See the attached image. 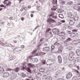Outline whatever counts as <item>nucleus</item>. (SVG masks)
<instances>
[{
	"instance_id": "33",
	"label": "nucleus",
	"mask_w": 80,
	"mask_h": 80,
	"mask_svg": "<svg viewBox=\"0 0 80 80\" xmlns=\"http://www.w3.org/2000/svg\"><path fill=\"white\" fill-rule=\"evenodd\" d=\"M50 62H51V63H50V64H51L52 65V64H53V63H54V62L52 59H50Z\"/></svg>"
},
{
	"instance_id": "2",
	"label": "nucleus",
	"mask_w": 80,
	"mask_h": 80,
	"mask_svg": "<svg viewBox=\"0 0 80 80\" xmlns=\"http://www.w3.org/2000/svg\"><path fill=\"white\" fill-rule=\"evenodd\" d=\"M72 39L70 38H68L66 40V41L64 42V44L66 46L68 45V42H70V41H72Z\"/></svg>"
},
{
	"instance_id": "47",
	"label": "nucleus",
	"mask_w": 80,
	"mask_h": 80,
	"mask_svg": "<svg viewBox=\"0 0 80 80\" xmlns=\"http://www.w3.org/2000/svg\"><path fill=\"white\" fill-rule=\"evenodd\" d=\"M68 33H69V34H70V33H71V31H68Z\"/></svg>"
},
{
	"instance_id": "39",
	"label": "nucleus",
	"mask_w": 80,
	"mask_h": 80,
	"mask_svg": "<svg viewBox=\"0 0 80 80\" xmlns=\"http://www.w3.org/2000/svg\"><path fill=\"white\" fill-rule=\"evenodd\" d=\"M72 32H77V29H73L72 30Z\"/></svg>"
},
{
	"instance_id": "21",
	"label": "nucleus",
	"mask_w": 80,
	"mask_h": 80,
	"mask_svg": "<svg viewBox=\"0 0 80 80\" xmlns=\"http://www.w3.org/2000/svg\"><path fill=\"white\" fill-rule=\"evenodd\" d=\"M19 70V68H16L14 69V70L16 72H18Z\"/></svg>"
},
{
	"instance_id": "40",
	"label": "nucleus",
	"mask_w": 80,
	"mask_h": 80,
	"mask_svg": "<svg viewBox=\"0 0 80 80\" xmlns=\"http://www.w3.org/2000/svg\"><path fill=\"white\" fill-rule=\"evenodd\" d=\"M56 10H57V8H53L52 9H51V10H53V11H56Z\"/></svg>"
},
{
	"instance_id": "32",
	"label": "nucleus",
	"mask_w": 80,
	"mask_h": 80,
	"mask_svg": "<svg viewBox=\"0 0 80 80\" xmlns=\"http://www.w3.org/2000/svg\"><path fill=\"white\" fill-rule=\"evenodd\" d=\"M54 48H55V46H54L53 45L51 46V50H53Z\"/></svg>"
},
{
	"instance_id": "57",
	"label": "nucleus",
	"mask_w": 80,
	"mask_h": 80,
	"mask_svg": "<svg viewBox=\"0 0 80 80\" xmlns=\"http://www.w3.org/2000/svg\"><path fill=\"white\" fill-rule=\"evenodd\" d=\"M33 14H31V17H33Z\"/></svg>"
},
{
	"instance_id": "59",
	"label": "nucleus",
	"mask_w": 80,
	"mask_h": 80,
	"mask_svg": "<svg viewBox=\"0 0 80 80\" xmlns=\"http://www.w3.org/2000/svg\"><path fill=\"white\" fill-rule=\"evenodd\" d=\"M13 42L14 43H17V41H13Z\"/></svg>"
},
{
	"instance_id": "63",
	"label": "nucleus",
	"mask_w": 80,
	"mask_h": 80,
	"mask_svg": "<svg viewBox=\"0 0 80 80\" xmlns=\"http://www.w3.org/2000/svg\"><path fill=\"white\" fill-rule=\"evenodd\" d=\"M24 18H23L22 17V18H21V20H23V19H24Z\"/></svg>"
},
{
	"instance_id": "42",
	"label": "nucleus",
	"mask_w": 80,
	"mask_h": 80,
	"mask_svg": "<svg viewBox=\"0 0 80 80\" xmlns=\"http://www.w3.org/2000/svg\"><path fill=\"white\" fill-rule=\"evenodd\" d=\"M36 79H37V80H40V78L38 77H36Z\"/></svg>"
},
{
	"instance_id": "58",
	"label": "nucleus",
	"mask_w": 80,
	"mask_h": 80,
	"mask_svg": "<svg viewBox=\"0 0 80 80\" xmlns=\"http://www.w3.org/2000/svg\"><path fill=\"white\" fill-rule=\"evenodd\" d=\"M73 18H71L70 19V20H73Z\"/></svg>"
},
{
	"instance_id": "45",
	"label": "nucleus",
	"mask_w": 80,
	"mask_h": 80,
	"mask_svg": "<svg viewBox=\"0 0 80 80\" xmlns=\"http://www.w3.org/2000/svg\"><path fill=\"white\" fill-rule=\"evenodd\" d=\"M74 53L73 52H72V51H71L70 52V53L69 54H73Z\"/></svg>"
},
{
	"instance_id": "1",
	"label": "nucleus",
	"mask_w": 80,
	"mask_h": 80,
	"mask_svg": "<svg viewBox=\"0 0 80 80\" xmlns=\"http://www.w3.org/2000/svg\"><path fill=\"white\" fill-rule=\"evenodd\" d=\"M4 5L6 4V6L8 7H11V4H12V2L8 0H5L3 2Z\"/></svg>"
},
{
	"instance_id": "15",
	"label": "nucleus",
	"mask_w": 80,
	"mask_h": 80,
	"mask_svg": "<svg viewBox=\"0 0 80 80\" xmlns=\"http://www.w3.org/2000/svg\"><path fill=\"white\" fill-rule=\"evenodd\" d=\"M59 35L60 36H65V33L63 32H60L59 34Z\"/></svg>"
},
{
	"instance_id": "37",
	"label": "nucleus",
	"mask_w": 80,
	"mask_h": 80,
	"mask_svg": "<svg viewBox=\"0 0 80 80\" xmlns=\"http://www.w3.org/2000/svg\"><path fill=\"white\" fill-rule=\"evenodd\" d=\"M20 68L22 70H24L25 69V68H24V67L23 66H20Z\"/></svg>"
},
{
	"instance_id": "38",
	"label": "nucleus",
	"mask_w": 80,
	"mask_h": 80,
	"mask_svg": "<svg viewBox=\"0 0 80 80\" xmlns=\"http://www.w3.org/2000/svg\"><path fill=\"white\" fill-rule=\"evenodd\" d=\"M33 57V56L32 55H31V56H29V57H28V58L30 59H33V60H35V59L34 58H32V57Z\"/></svg>"
},
{
	"instance_id": "43",
	"label": "nucleus",
	"mask_w": 80,
	"mask_h": 80,
	"mask_svg": "<svg viewBox=\"0 0 80 80\" xmlns=\"http://www.w3.org/2000/svg\"><path fill=\"white\" fill-rule=\"evenodd\" d=\"M0 7H5V6L4 5H3V4H1L0 5Z\"/></svg>"
},
{
	"instance_id": "25",
	"label": "nucleus",
	"mask_w": 80,
	"mask_h": 80,
	"mask_svg": "<svg viewBox=\"0 0 80 80\" xmlns=\"http://www.w3.org/2000/svg\"><path fill=\"white\" fill-rule=\"evenodd\" d=\"M67 49L69 50H72V47L71 46H69L67 48Z\"/></svg>"
},
{
	"instance_id": "13",
	"label": "nucleus",
	"mask_w": 80,
	"mask_h": 80,
	"mask_svg": "<svg viewBox=\"0 0 80 80\" xmlns=\"http://www.w3.org/2000/svg\"><path fill=\"white\" fill-rule=\"evenodd\" d=\"M70 36L71 38H73L75 37V34L74 33L72 32L70 34Z\"/></svg>"
},
{
	"instance_id": "61",
	"label": "nucleus",
	"mask_w": 80,
	"mask_h": 80,
	"mask_svg": "<svg viewBox=\"0 0 80 80\" xmlns=\"http://www.w3.org/2000/svg\"><path fill=\"white\" fill-rule=\"evenodd\" d=\"M78 3H80V0H77Z\"/></svg>"
},
{
	"instance_id": "44",
	"label": "nucleus",
	"mask_w": 80,
	"mask_h": 80,
	"mask_svg": "<svg viewBox=\"0 0 80 80\" xmlns=\"http://www.w3.org/2000/svg\"><path fill=\"white\" fill-rule=\"evenodd\" d=\"M48 17H52L53 16L52 15V14L51 13H50L48 15Z\"/></svg>"
},
{
	"instance_id": "20",
	"label": "nucleus",
	"mask_w": 80,
	"mask_h": 80,
	"mask_svg": "<svg viewBox=\"0 0 80 80\" xmlns=\"http://www.w3.org/2000/svg\"><path fill=\"white\" fill-rule=\"evenodd\" d=\"M46 80H52V77H50V76H48L46 78Z\"/></svg>"
},
{
	"instance_id": "64",
	"label": "nucleus",
	"mask_w": 80,
	"mask_h": 80,
	"mask_svg": "<svg viewBox=\"0 0 80 80\" xmlns=\"http://www.w3.org/2000/svg\"><path fill=\"white\" fill-rule=\"evenodd\" d=\"M26 80H30V79L27 78L26 79Z\"/></svg>"
},
{
	"instance_id": "5",
	"label": "nucleus",
	"mask_w": 80,
	"mask_h": 80,
	"mask_svg": "<svg viewBox=\"0 0 80 80\" xmlns=\"http://www.w3.org/2000/svg\"><path fill=\"white\" fill-rule=\"evenodd\" d=\"M0 45L3 46L4 47H8L9 46V44L7 43H3V42H2L1 41H0Z\"/></svg>"
},
{
	"instance_id": "7",
	"label": "nucleus",
	"mask_w": 80,
	"mask_h": 80,
	"mask_svg": "<svg viewBox=\"0 0 80 80\" xmlns=\"http://www.w3.org/2000/svg\"><path fill=\"white\" fill-rule=\"evenodd\" d=\"M72 76V74L71 72L68 73L67 75L66 76L67 78H70Z\"/></svg>"
},
{
	"instance_id": "4",
	"label": "nucleus",
	"mask_w": 80,
	"mask_h": 80,
	"mask_svg": "<svg viewBox=\"0 0 80 80\" xmlns=\"http://www.w3.org/2000/svg\"><path fill=\"white\" fill-rule=\"evenodd\" d=\"M10 76V73L9 72H5L2 75V77H4V78L8 77Z\"/></svg>"
},
{
	"instance_id": "9",
	"label": "nucleus",
	"mask_w": 80,
	"mask_h": 80,
	"mask_svg": "<svg viewBox=\"0 0 80 80\" xmlns=\"http://www.w3.org/2000/svg\"><path fill=\"white\" fill-rule=\"evenodd\" d=\"M74 73L76 75H77L78 77H80V72H78V71L76 70L75 71Z\"/></svg>"
},
{
	"instance_id": "23",
	"label": "nucleus",
	"mask_w": 80,
	"mask_h": 80,
	"mask_svg": "<svg viewBox=\"0 0 80 80\" xmlns=\"http://www.w3.org/2000/svg\"><path fill=\"white\" fill-rule=\"evenodd\" d=\"M72 43L74 44V45H76L77 44V40H74L72 41Z\"/></svg>"
},
{
	"instance_id": "12",
	"label": "nucleus",
	"mask_w": 80,
	"mask_h": 80,
	"mask_svg": "<svg viewBox=\"0 0 80 80\" xmlns=\"http://www.w3.org/2000/svg\"><path fill=\"white\" fill-rule=\"evenodd\" d=\"M43 49L44 52H48L50 50V48L47 47L44 48Z\"/></svg>"
},
{
	"instance_id": "10",
	"label": "nucleus",
	"mask_w": 80,
	"mask_h": 80,
	"mask_svg": "<svg viewBox=\"0 0 80 80\" xmlns=\"http://www.w3.org/2000/svg\"><path fill=\"white\" fill-rule=\"evenodd\" d=\"M28 66L29 67L33 68V67H35V65L32 63H29L28 64Z\"/></svg>"
},
{
	"instance_id": "53",
	"label": "nucleus",
	"mask_w": 80,
	"mask_h": 80,
	"mask_svg": "<svg viewBox=\"0 0 80 80\" xmlns=\"http://www.w3.org/2000/svg\"><path fill=\"white\" fill-rule=\"evenodd\" d=\"M62 70L63 71H65V68H62Z\"/></svg>"
},
{
	"instance_id": "46",
	"label": "nucleus",
	"mask_w": 80,
	"mask_h": 80,
	"mask_svg": "<svg viewBox=\"0 0 80 80\" xmlns=\"http://www.w3.org/2000/svg\"><path fill=\"white\" fill-rule=\"evenodd\" d=\"M51 13L52 15L53 16V15H54V13L53 12H51Z\"/></svg>"
},
{
	"instance_id": "6",
	"label": "nucleus",
	"mask_w": 80,
	"mask_h": 80,
	"mask_svg": "<svg viewBox=\"0 0 80 80\" xmlns=\"http://www.w3.org/2000/svg\"><path fill=\"white\" fill-rule=\"evenodd\" d=\"M58 62L59 63H62V57L60 55H59L58 57Z\"/></svg>"
},
{
	"instance_id": "51",
	"label": "nucleus",
	"mask_w": 80,
	"mask_h": 80,
	"mask_svg": "<svg viewBox=\"0 0 80 80\" xmlns=\"http://www.w3.org/2000/svg\"><path fill=\"white\" fill-rule=\"evenodd\" d=\"M61 22H62V23H65V20L62 21Z\"/></svg>"
},
{
	"instance_id": "49",
	"label": "nucleus",
	"mask_w": 80,
	"mask_h": 80,
	"mask_svg": "<svg viewBox=\"0 0 80 80\" xmlns=\"http://www.w3.org/2000/svg\"><path fill=\"white\" fill-rule=\"evenodd\" d=\"M25 74H23L22 75V77H25Z\"/></svg>"
},
{
	"instance_id": "8",
	"label": "nucleus",
	"mask_w": 80,
	"mask_h": 80,
	"mask_svg": "<svg viewBox=\"0 0 80 80\" xmlns=\"http://www.w3.org/2000/svg\"><path fill=\"white\" fill-rule=\"evenodd\" d=\"M5 72V69L2 68L0 67V74H3Z\"/></svg>"
},
{
	"instance_id": "29",
	"label": "nucleus",
	"mask_w": 80,
	"mask_h": 80,
	"mask_svg": "<svg viewBox=\"0 0 80 80\" xmlns=\"http://www.w3.org/2000/svg\"><path fill=\"white\" fill-rule=\"evenodd\" d=\"M57 12H58V13H62V12L61 10V9H58L57 10Z\"/></svg>"
},
{
	"instance_id": "41",
	"label": "nucleus",
	"mask_w": 80,
	"mask_h": 80,
	"mask_svg": "<svg viewBox=\"0 0 80 80\" xmlns=\"http://www.w3.org/2000/svg\"><path fill=\"white\" fill-rule=\"evenodd\" d=\"M62 17H63V15L61 14H60L59 15V17H60V18H62Z\"/></svg>"
},
{
	"instance_id": "60",
	"label": "nucleus",
	"mask_w": 80,
	"mask_h": 80,
	"mask_svg": "<svg viewBox=\"0 0 80 80\" xmlns=\"http://www.w3.org/2000/svg\"><path fill=\"white\" fill-rule=\"evenodd\" d=\"M23 8L21 9V12H22V11H23Z\"/></svg>"
},
{
	"instance_id": "11",
	"label": "nucleus",
	"mask_w": 80,
	"mask_h": 80,
	"mask_svg": "<svg viewBox=\"0 0 80 80\" xmlns=\"http://www.w3.org/2000/svg\"><path fill=\"white\" fill-rule=\"evenodd\" d=\"M74 8L75 10H80V6L79 5H76L74 7Z\"/></svg>"
},
{
	"instance_id": "22",
	"label": "nucleus",
	"mask_w": 80,
	"mask_h": 80,
	"mask_svg": "<svg viewBox=\"0 0 80 80\" xmlns=\"http://www.w3.org/2000/svg\"><path fill=\"white\" fill-rule=\"evenodd\" d=\"M39 72H43L45 71V69L43 68H41L39 69Z\"/></svg>"
},
{
	"instance_id": "30",
	"label": "nucleus",
	"mask_w": 80,
	"mask_h": 80,
	"mask_svg": "<svg viewBox=\"0 0 80 80\" xmlns=\"http://www.w3.org/2000/svg\"><path fill=\"white\" fill-rule=\"evenodd\" d=\"M53 21L48 20V21H47V22H48V23L49 24H50V23H52V22Z\"/></svg>"
},
{
	"instance_id": "19",
	"label": "nucleus",
	"mask_w": 80,
	"mask_h": 80,
	"mask_svg": "<svg viewBox=\"0 0 80 80\" xmlns=\"http://www.w3.org/2000/svg\"><path fill=\"white\" fill-rule=\"evenodd\" d=\"M57 0H52V3L53 4V5L57 4Z\"/></svg>"
},
{
	"instance_id": "17",
	"label": "nucleus",
	"mask_w": 80,
	"mask_h": 80,
	"mask_svg": "<svg viewBox=\"0 0 80 80\" xmlns=\"http://www.w3.org/2000/svg\"><path fill=\"white\" fill-rule=\"evenodd\" d=\"M27 70L29 73H32V71H31V70H30V68L28 67L27 68Z\"/></svg>"
},
{
	"instance_id": "52",
	"label": "nucleus",
	"mask_w": 80,
	"mask_h": 80,
	"mask_svg": "<svg viewBox=\"0 0 80 80\" xmlns=\"http://www.w3.org/2000/svg\"><path fill=\"white\" fill-rule=\"evenodd\" d=\"M21 47L22 48H24L25 47H24V46L22 45V46H21Z\"/></svg>"
},
{
	"instance_id": "31",
	"label": "nucleus",
	"mask_w": 80,
	"mask_h": 80,
	"mask_svg": "<svg viewBox=\"0 0 80 80\" xmlns=\"http://www.w3.org/2000/svg\"><path fill=\"white\" fill-rule=\"evenodd\" d=\"M37 49H36V50H34L32 52V54L33 55V54H34V53H36L37 52Z\"/></svg>"
},
{
	"instance_id": "14",
	"label": "nucleus",
	"mask_w": 80,
	"mask_h": 80,
	"mask_svg": "<svg viewBox=\"0 0 80 80\" xmlns=\"http://www.w3.org/2000/svg\"><path fill=\"white\" fill-rule=\"evenodd\" d=\"M69 25H73L74 23H75V21L74 20H70L69 23Z\"/></svg>"
},
{
	"instance_id": "62",
	"label": "nucleus",
	"mask_w": 80,
	"mask_h": 80,
	"mask_svg": "<svg viewBox=\"0 0 80 80\" xmlns=\"http://www.w3.org/2000/svg\"><path fill=\"white\" fill-rule=\"evenodd\" d=\"M28 8H31V6H28Z\"/></svg>"
},
{
	"instance_id": "28",
	"label": "nucleus",
	"mask_w": 80,
	"mask_h": 80,
	"mask_svg": "<svg viewBox=\"0 0 80 80\" xmlns=\"http://www.w3.org/2000/svg\"><path fill=\"white\" fill-rule=\"evenodd\" d=\"M52 29H51L50 28H48L46 31V33H48V32H50V31Z\"/></svg>"
},
{
	"instance_id": "18",
	"label": "nucleus",
	"mask_w": 80,
	"mask_h": 80,
	"mask_svg": "<svg viewBox=\"0 0 80 80\" xmlns=\"http://www.w3.org/2000/svg\"><path fill=\"white\" fill-rule=\"evenodd\" d=\"M72 80H80V79L77 78V76H74L72 78Z\"/></svg>"
},
{
	"instance_id": "50",
	"label": "nucleus",
	"mask_w": 80,
	"mask_h": 80,
	"mask_svg": "<svg viewBox=\"0 0 80 80\" xmlns=\"http://www.w3.org/2000/svg\"><path fill=\"white\" fill-rule=\"evenodd\" d=\"M12 18H13V17H12L9 18L10 20H13Z\"/></svg>"
},
{
	"instance_id": "36",
	"label": "nucleus",
	"mask_w": 80,
	"mask_h": 80,
	"mask_svg": "<svg viewBox=\"0 0 80 80\" xmlns=\"http://www.w3.org/2000/svg\"><path fill=\"white\" fill-rule=\"evenodd\" d=\"M76 41L77 42V43L78 44V43H80V39H78L76 40Z\"/></svg>"
},
{
	"instance_id": "54",
	"label": "nucleus",
	"mask_w": 80,
	"mask_h": 80,
	"mask_svg": "<svg viewBox=\"0 0 80 80\" xmlns=\"http://www.w3.org/2000/svg\"><path fill=\"white\" fill-rule=\"evenodd\" d=\"M24 9L26 11V10H27V8H24Z\"/></svg>"
},
{
	"instance_id": "26",
	"label": "nucleus",
	"mask_w": 80,
	"mask_h": 80,
	"mask_svg": "<svg viewBox=\"0 0 80 80\" xmlns=\"http://www.w3.org/2000/svg\"><path fill=\"white\" fill-rule=\"evenodd\" d=\"M67 3L68 5H72L73 4V2L72 1H69L67 2Z\"/></svg>"
},
{
	"instance_id": "3",
	"label": "nucleus",
	"mask_w": 80,
	"mask_h": 80,
	"mask_svg": "<svg viewBox=\"0 0 80 80\" xmlns=\"http://www.w3.org/2000/svg\"><path fill=\"white\" fill-rule=\"evenodd\" d=\"M52 32L54 34H58L59 33V30L57 29H53Z\"/></svg>"
},
{
	"instance_id": "24",
	"label": "nucleus",
	"mask_w": 80,
	"mask_h": 80,
	"mask_svg": "<svg viewBox=\"0 0 80 80\" xmlns=\"http://www.w3.org/2000/svg\"><path fill=\"white\" fill-rule=\"evenodd\" d=\"M68 17H71L72 16V14L70 12H69L68 13Z\"/></svg>"
},
{
	"instance_id": "48",
	"label": "nucleus",
	"mask_w": 80,
	"mask_h": 80,
	"mask_svg": "<svg viewBox=\"0 0 80 80\" xmlns=\"http://www.w3.org/2000/svg\"><path fill=\"white\" fill-rule=\"evenodd\" d=\"M52 18H55V19H56V18H57V17L56 16H53V17H52Z\"/></svg>"
},
{
	"instance_id": "56",
	"label": "nucleus",
	"mask_w": 80,
	"mask_h": 80,
	"mask_svg": "<svg viewBox=\"0 0 80 80\" xmlns=\"http://www.w3.org/2000/svg\"><path fill=\"white\" fill-rule=\"evenodd\" d=\"M57 42H55L54 44V45H57Z\"/></svg>"
},
{
	"instance_id": "34",
	"label": "nucleus",
	"mask_w": 80,
	"mask_h": 80,
	"mask_svg": "<svg viewBox=\"0 0 80 80\" xmlns=\"http://www.w3.org/2000/svg\"><path fill=\"white\" fill-rule=\"evenodd\" d=\"M61 3L62 5H64L65 3V1H62L61 2Z\"/></svg>"
},
{
	"instance_id": "16",
	"label": "nucleus",
	"mask_w": 80,
	"mask_h": 80,
	"mask_svg": "<svg viewBox=\"0 0 80 80\" xmlns=\"http://www.w3.org/2000/svg\"><path fill=\"white\" fill-rule=\"evenodd\" d=\"M76 54H77V55H78V56H80V50H79V49H77V50H76Z\"/></svg>"
},
{
	"instance_id": "27",
	"label": "nucleus",
	"mask_w": 80,
	"mask_h": 80,
	"mask_svg": "<svg viewBox=\"0 0 80 80\" xmlns=\"http://www.w3.org/2000/svg\"><path fill=\"white\" fill-rule=\"evenodd\" d=\"M52 29H51L50 28H48L46 31V33H48V32H50V31Z\"/></svg>"
},
{
	"instance_id": "55",
	"label": "nucleus",
	"mask_w": 80,
	"mask_h": 80,
	"mask_svg": "<svg viewBox=\"0 0 80 80\" xmlns=\"http://www.w3.org/2000/svg\"><path fill=\"white\" fill-rule=\"evenodd\" d=\"M35 13V12H33V11H32L31 12V13Z\"/></svg>"
},
{
	"instance_id": "35",
	"label": "nucleus",
	"mask_w": 80,
	"mask_h": 80,
	"mask_svg": "<svg viewBox=\"0 0 80 80\" xmlns=\"http://www.w3.org/2000/svg\"><path fill=\"white\" fill-rule=\"evenodd\" d=\"M46 62V61H45V60H42V63L43 65H45Z\"/></svg>"
}]
</instances>
